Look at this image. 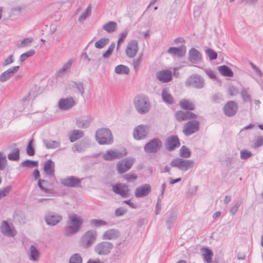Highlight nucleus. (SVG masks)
<instances>
[{
	"mask_svg": "<svg viewBox=\"0 0 263 263\" xmlns=\"http://www.w3.org/2000/svg\"><path fill=\"white\" fill-rule=\"evenodd\" d=\"M45 173L50 177H55L54 175V163L51 159L46 161L44 165Z\"/></svg>",
	"mask_w": 263,
	"mask_h": 263,
	"instance_id": "obj_26",
	"label": "nucleus"
},
{
	"mask_svg": "<svg viewBox=\"0 0 263 263\" xmlns=\"http://www.w3.org/2000/svg\"><path fill=\"white\" fill-rule=\"evenodd\" d=\"M201 252L204 260L207 263H211L212 261L213 252L208 247H203L201 248Z\"/></svg>",
	"mask_w": 263,
	"mask_h": 263,
	"instance_id": "obj_28",
	"label": "nucleus"
},
{
	"mask_svg": "<svg viewBox=\"0 0 263 263\" xmlns=\"http://www.w3.org/2000/svg\"><path fill=\"white\" fill-rule=\"evenodd\" d=\"M20 151L19 148H16L8 155V158L11 161H17L20 159Z\"/></svg>",
	"mask_w": 263,
	"mask_h": 263,
	"instance_id": "obj_41",
	"label": "nucleus"
},
{
	"mask_svg": "<svg viewBox=\"0 0 263 263\" xmlns=\"http://www.w3.org/2000/svg\"><path fill=\"white\" fill-rule=\"evenodd\" d=\"M240 158L242 160H247L252 156V154L250 151L246 149H243L240 151Z\"/></svg>",
	"mask_w": 263,
	"mask_h": 263,
	"instance_id": "obj_58",
	"label": "nucleus"
},
{
	"mask_svg": "<svg viewBox=\"0 0 263 263\" xmlns=\"http://www.w3.org/2000/svg\"><path fill=\"white\" fill-rule=\"evenodd\" d=\"M175 118L179 122L186 120V111H183L182 110L177 111L175 114Z\"/></svg>",
	"mask_w": 263,
	"mask_h": 263,
	"instance_id": "obj_51",
	"label": "nucleus"
},
{
	"mask_svg": "<svg viewBox=\"0 0 263 263\" xmlns=\"http://www.w3.org/2000/svg\"><path fill=\"white\" fill-rule=\"evenodd\" d=\"M103 29L108 33H111L115 31L117 28V23L114 21H109L105 24Z\"/></svg>",
	"mask_w": 263,
	"mask_h": 263,
	"instance_id": "obj_34",
	"label": "nucleus"
},
{
	"mask_svg": "<svg viewBox=\"0 0 263 263\" xmlns=\"http://www.w3.org/2000/svg\"><path fill=\"white\" fill-rule=\"evenodd\" d=\"M187 60L193 64H198L202 62V55L197 49L192 47L189 51Z\"/></svg>",
	"mask_w": 263,
	"mask_h": 263,
	"instance_id": "obj_15",
	"label": "nucleus"
},
{
	"mask_svg": "<svg viewBox=\"0 0 263 263\" xmlns=\"http://www.w3.org/2000/svg\"><path fill=\"white\" fill-rule=\"evenodd\" d=\"M218 70L220 74L223 76L232 77L234 75V73L232 69L228 66L223 65L218 67Z\"/></svg>",
	"mask_w": 263,
	"mask_h": 263,
	"instance_id": "obj_30",
	"label": "nucleus"
},
{
	"mask_svg": "<svg viewBox=\"0 0 263 263\" xmlns=\"http://www.w3.org/2000/svg\"><path fill=\"white\" fill-rule=\"evenodd\" d=\"M75 105V101L72 97L62 98L59 101V107L63 110H67Z\"/></svg>",
	"mask_w": 263,
	"mask_h": 263,
	"instance_id": "obj_23",
	"label": "nucleus"
},
{
	"mask_svg": "<svg viewBox=\"0 0 263 263\" xmlns=\"http://www.w3.org/2000/svg\"><path fill=\"white\" fill-rule=\"evenodd\" d=\"M33 141L34 139L32 138L29 141L26 148L27 154L30 156H32L35 154V150L33 146Z\"/></svg>",
	"mask_w": 263,
	"mask_h": 263,
	"instance_id": "obj_48",
	"label": "nucleus"
},
{
	"mask_svg": "<svg viewBox=\"0 0 263 263\" xmlns=\"http://www.w3.org/2000/svg\"><path fill=\"white\" fill-rule=\"evenodd\" d=\"M62 215L52 211L47 212L44 216L46 223L49 226L57 225L62 220Z\"/></svg>",
	"mask_w": 263,
	"mask_h": 263,
	"instance_id": "obj_9",
	"label": "nucleus"
},
{
	"mask_svg": "<svg viewBox=\"0 0 263 263\" xmlns=\"http://www.w3.org/2000/svg\"><path fill=\"white\" fill-rule=\"evenodd\" d=\"M87 147L86 142L84 140L81 141L79 143H75L73 147V151H77L78 152H84Z\"/></svg>",
	"mask_w": 263,
	"mask_h": 263,
	"instance_id": "obj_38",
	"label": "nucleus"
},
{
	"mask_svg": "<svg viewBox=\"0 0 263 263\" xmlns=\"http://www.w3.org/2000/svg\"><path fill=\"white\" fill-rule=\"evenodd\" d=\"M162 147V142L158 138H154L144 145L143 149L147 154H156Z\"/></svg>",
	"mask_w": 263,
	"mask_h": 263,
	"instance_id": "obj_6",
	"label": "nucleus"
},
{
	"mask_svg": "<svg viewBox=\"0 0 263 263\" xmlns=\"http://www.w3.org/2000/svg\"><path fill=\"white\" fill-rule=\"evenodd\" d=\"M127 212V210L123 207H120L115 210V214L117 217L124 215Z\"/></svg>",
	"mask_w": 263,
	"mask_h": 263,
	"instance_id": "obj_62",
	"label": "nucleus"
},
{
	"mask_svg": "<svg viewBox=\"0 0 263 263\" xmlns=\"http://www.w3.org/2000/svg\"><path fill=\"white\" fill-rule=\"evenodd\" d=\"M163 101L168 104H173L174 100L172 95L165 89H163L161 93Z\"/></svg>",
	"mask_w": 263,
	"mask_h": 263,
	"instance_id": "obj_33",
	"label": "nucleus"
},
{
	"mask_svg": "<svg viewBox=\"0 0 263 263\" xmlns=\"http://www.w3.org/2000/svg\"><path fill=\"white\" fill-rule=\"evenodd\" d=\"M134 105L137 111L141 115L148 112L151 107L148 98L144 94L137 95L134 98Z\"/></svg>",
	"mask_w": 263,
	"mask_h": 263,
	"instance_id": "obj_1",
	"label": "nucleus"
},
{
	"mask_svg": "<svg viewBox=\"0 0 263 263\" xmlns=\"http://www.w3.org/2000/svg\"><path fill=\"white\" fill-rule=\"evenodd\" d=\"M112 191L122 197H127L129 194V189L127 185L119 183L114 185L112 187Z\"/></svg>",
	"mask_w": 263,
	"mask_h": 263,
	"instance_id": "obj_21",
	"label": "nucleus"
},
{
	"mask_svg": "<svg viewBox=\"0 0 263 263\" xmlns=\"http://www.w3.org/2000/svg\"><path fill=\"white\" fill-rule=\"evenodd\" d=\"M180 106L185 110L191 111L195 109V105L190 100L183 99L179 102Z\"/></svg>",
	"mask_w": 263,
	"mask_h": 263,
	"instance_id": "obj_29",
	"label": "nucleus"
},
{
	"mask_svg": "<svg viewBox=\"0 0 263 263\" xmlns=\"http://www.w3.org/2000/svg\"><path fill=\"white\" fill-rule=\"evenodd\" d=\"M83 132L78 129H74L69 136V140L71 142H74L77 140L83 137Z\"/></svg>",
	"mask_w": 263,
	"mask_h": 263,
	"instance_id": "obj_32",
	"label": "nucleus"
},
{
	"mask_svg": "<svg viewBox=\"0 0 263 263\" xmlns=\"http://www.w3.org/2000/svg\"><path fill=\"white\" fill-rule=\"evenodd\" d=\"M157 79L162 83H168L173 79L172 72L168 70H162L156 73Z\"/></svg>",
	"mask_w": 263,
	"mask_h": 263,
	"instance_id": "obj_24",
	"label": "nucleus"
},
{
	"mask_svg": "<svg viewBox=\"0 0 263 263\" xmlns=\"http://www.w3.org/2000/svg\"><path fill=\"white\" fill-rule=\"evenodd\" d=\"M6 156L3 152H0V171L4 170L7 165Z\"/></svg>",
	"mask_w": 263,
	"mask_h": 263,
	"instance_id": "obj_53",
	"label": "nucleus"
},
{
	"mask_svg": "<svg viewBox=\"0 0 263 263\" xmlns=\"http://www.w3.org/2000/svg\"><path fill=\"white\" fill-rule=\"evenodd\" d=\"M128 31L127 30L125 29L120 34V36H119V38L117 42V50L119 49L120 44L121 43L123 42L127 36V34H128Z\"/></svg>",
	"mask_w": 263,
	"mask_h": 263,
	"instance_id": "obj_59",
	"label": "nucleus"
},
{
	"mask_svg": "<svg viewBox=\"0 0 263 263\" xmlns=\"http://www.w3.org/2000/svg\"><path fill=\"white\" fill-rule=\"evenodd\" d=\"M180 156L183 158H189L191 156V152L186 146L183 145L179 150Z\"/></svg>",
	"mask_w": 263,
	"mask_h": 263,
	"instance_id": "obj_42",
	"label": "nucleus"
},
{
	"mask_svg": "<svg viewBox=\"0 0 263 263\" xmlns=\"http://www.w3.org/2000/svg\"><path fill=\"white\" fill-rule=\"evenodd\" d=\"M72 64V60H70L67 63L63 65L62 67L58 71V74L60 75L61 73H62L65 71H66L68 69L70 68Z\"/></svg>",
	"mask_w": 263,
	"mask_h": 263,
	"instance_id": "obj_60",
	"label": "nucleus"
},
{
	"mask_svg": "<svg viewBox=\"0 0 263 263\" xmlns=\"http://www.w3.org/2000/svg\"><path fill=\"white\" fill-rule=\"evenodd\" d=\"M0 230L2 234L8 237H13L16 235L14 228H11L9 223L6 220H3L0 227Z\"/></svg>",
	"mask_w": 263,
	"mask_h": 263,
	"instance_id": "obj_22",
	"label": "nucleus"
},
{
	"mask_svg": "<svg viewBox=\"0 0 263 263\" xmlns=\"http://www.w3.org/2000/svg\"><path fill=\"white\" fill-rule=\"evenodd\" d=\"M164 144L166 149L172 152L180 146V142L177 135H172L166 138Z\"/></svg>",
	"mask_w": 263,
	"mask_h": 263,
	"instance_id": "obj_14",
	"label": "nucleus"
},
{
	"mask_svg": "<svg viewBox=\"0 0 263 263\" xmlns=\"http://www.w3.org/2000/svg\"><path fill=\"white\" fill-rule=\"evenodd\" d=\"M97 235V232L93 230L86 231L81 238V246L85 249L89 248L96 240Z\"/></svg>",
	"mask_w": 263,
	"mask_h": 263,
	"instance_id": "obj_7",
	"label": "nucleus"
},
{
	"mask_svg": "<svg viewBox=\"0 0 263 263\" xmlns=\"http://www.w3.org/2000/svg\"><path fill=\"white\" fill-rule=\"evenodd\" d=\"M30 251L29 259L33 261H37L40 256V251L34 245H31Z\"/></svg>",
	"mask_w": 263,
	"mask_h": 263,
	"instance_id": "obj_31",
	"label": "nucleus"
},
{
	"mask_svg": "<svg viewBox=\"0 0 263 263\" xmlns=\"http://www.w3.org/2000/svg\"><path fill=\"white\" fill-rule=\"evenodd\" d=\"M205 53L209 57L210 61L215 60L217 58V53L213 49L208 48L205 50Z\"/></svg>",
	"mask_w": 263,
	"mask_h": 263,
	"instance_id": "obj_52",
	"label": "nucleus"
},
{
	"mask_svg": "<svg viewBox=\"0 0 263 263\" xmlns=\"http://www.w3.org/2000/svg\"><path fill=\"white\" fill-rule=\"evenodd\" d=\"M177 219V215L174 212H171L168 215L166 224L168 229H171L173 226Z\"/></svg>",
	"mask_w": 263,
	"mask_h": 263,
	"instance_id": "obj_36",
	"label": "nucleus"
},
{
	"mask_svg": "<svg viewBox=\"0 0 263 263\" xmlns=\"http://www.w3.org/2000/svg\"><path fill=\"white\" fill-rule=\"evenodd\" d=\"M90 223L91 226L96 227H100L103 226H106L108 224L106 221L100 219H93L90 221Z\"/></svg>",
	"mask_w": 263,
	"mask_h": 263,
	"instance_id": "obj_49",
	"label": "nucleus"
},
{
	"mask_svg": "<svg viewBox=\"0 0 263 263\" xmlns=\"http://www.w3.org/2000/svg\"><path fill=\"white\" fill-rule=\"evenodd\" d=\"M242 203V201L241 200H238L235 202V204L231 207L230 210V213L232 216H234L237 213Z\"/></svg>",
	"mask_w": 263,
	"mask_h": 263,
	"instance_id": "obj_56",
	"label": "nucleus"
},
{
	"mask_svg": "<svg viewBox=\"0 0 263 263\" xmlns=\"http://www.w3.org/2000/svg\"><path fill=\"white\" fill-rule=\"evenodd\" d=\"M123 178L128 182H133L137 179V176L136 174L127 173L124 175Z\"/></svg>",
	"mask_w": 263,
	"mask_h": 263,
	"instance_id": "obj_63",
	"label": "nucleus"
},
{
	"mask_svg": "<svg viewBox=\"0 0 263 263\" xmlns=\"http://www.w3.org/2000/svg\"><path fill=\"white\" fill-rule=\"evenodd\" d=\"M109 42V39L102 37L95 43V47L98 49H102L108 44Z\"/></svg>",
	"mask_w": 263,
	"mask_h": 263,
	"instance_id": "obj_45",
	"label": "nucleus"
},
{
	"mask_svg": "<svg viewBox=\"0 0 263 263\" xmlns=\"http://www.w3.org/2000/svg\"><path fill=\"white\" fill-rule=\"evenodd\" d=\"M170 165L172 167H177L180 171L185 172L194 166V162L192 160L177 158L171 161Z\"/></svg>",
	"mask_w": 263,
	"mask_h": 263,
	"instance_id": "obj_4",
	"label": "nucleus"
},
{
	"mask_svg": "<svg viewBox=\"0 0 263 263\" xmlns=\"http://www.w3.org/2000/svg\"><path fill=\"white\" fill-rule=\"evenodd\" d=\"M96 139L100 145L111 144L114 138L111 130L108 128H101L96 132Z\"/></svg>",
	"mask_w": 263,
	"mask_h": 263,
	"instance_id": "obj_3",
	"label": "nucleus"
},
{
	"mask_svg": "<svg viewBox=\"0 0 263 263\" xmlns=\"http://www.w3.org/2000/svg\"><path fill=\"white\" fill-rule=\"evenodd\" d=\"M134 163V159L126 158L119 161L117 163V170L118 173L123 174L129 170Z\"/></svg>",
	"mask_w": 263,
	"mask_h": 263,
	"instance_id": "obj_16",
	"label": "nucleus"
},
{
	"mask_svg": "<svg viewBox=\"0 0 263 263\" xmlns=\"http://www.w3.org/2000/svg\"><path fill=\"white\" fill-rule=\"evenodd\" d=\"M113 248L114 245L112 242L103 241L95 246L94 251L98 255L106 256L111 253Z\"/></svg>",
	"mask_w": 263,
	"mask_h": 263,
	"instance_id": "obj_8",
	"label": "nucleus"
},
{
	"mask_svg": "<svg viewBox=\"0 0 263 263\" xmlns=\"http://www.w3.org/2000/svg\"><path fill=\"white\" fill-rule=\"evenodd\" d=\"M121 245V242H120L116 246L115 252L112 255V259L115 260L120 259L124 254L123 251L120 247Z\"/></svg>",
	"mask_w": 263,
	"mask_h": 263,
	"instance_id": "obj_39",
	"label": "nucleus"
},
{
	"mask_svg": "<svg viewBox=\"0 0 263 263\" xmlns=\"http://www.w3.org/2000/svg\"><path fill=\"white\" fill-rule=\"evenodd\" d=\"M35 53L34 49H31L23 54L20 57L19 61L21 63H23L28 58L34 55Z\"/></svg>",
	"mask_w": 263,
	"mask_h": 263,
	"instance_id": "obj_46",
	"label": "nucleus"
},
{
	"mask_svg": "<svg viewBox=\"0 0 263 263\" xmlns=\"http://www.w3.org/2000/svg\"><path fill=\"white\" fill-rule=\"evenodd\" d=\"M149 128L143 124L136 126L133 131V137L135 140H140L145 139L148 134Z\"/></svg>",
	"mask_w": 263,
	"mask_h": 263,
	"instance_id": "obj_12",
	"label": "nucleus"
},
{
	"mask_svg": "<svg viewBox=\"0 0 263 263\" xmlns=\"http://www.w3.org/2000/svg\"><path fill=\"white\" fill-rule=\"evenodd\" d=\"M115 43L112 42L109 46L108 47V49L106 50V51H105L103 54L102 57L103 58L105 59L108 58L112 54L115 48Z\"/></svg>",
	"mask_w": 263,
	"mask_h": 263,
	"instance_id": "obj_50",
	"label": "nucleus"
},
{
	"mask_svg": "<svg viewBox=\"0 0 263 263\" xmlns=\"http://www.w3.org/2000/svg\"><path fill=\"white\" fill-rule=\"evenodd\" d=\"M127 152L126 148H124L122 152L117 150L109 149L104 153L102 158L106 161H112L117 159H121L127 155Z\"/></svg>",
	"mask_w": 263,
	"mask_h": 263,
	"instance_id": "obj_10",
	"label": "nucleus"
},
{
	"mask_svg": "<svg viewBox=\"0 0 263 263\" xmlns=\"http://www.w3.org/2000/svg\"><path fill=\"white\" fill-rule=\"evenodd\" d=\"M199 125L200 123L197 120L190 121L184 124L183 132L185 136H190L199 130Z\"/></svg>",
	"mask_w": 263,
	"mask_h": 263,
	"instance_id": "obj_11",
	"label": "nucleus"
},
{
	"mask_svg": "<svg viewBox=\"0 0 263 263\" xmlns=\"http://www.w3.org/2000/svg\"><path fill=\"white\" fill-rule=\"evenodd\" d=\"M44 145L47 149L55 148L60 146V143L57 141L47 140H43Z\"/></svg>",
	"mask_w": 263,
	"mask_h": 263,
	"instance_id": "obj_40",
	"label": "nucleus"
},
{
	"mask_svg": "<svg viewBox=\"0 0 263 263\" xmlns=\"http://www.w3.org/2000/svg\"><path fill=\"white\" fill-rule=\"evenodd\" d=\"M39 162L37 161L31 160L29 159H27L24 161H23L21 165L24 167H27L29 168H32L34 167H37L38 166Z\"/></svg>",
	"mask_w": 263,
	"mask_h": 263,
	"instance_id": "obj_44",
	"label": "nucleus"
},
{
	"mask_svg": "<svg viewBox=\"0 0 263 263\" xmlns=\"http://www.w3.org/2000/svg\"><path fill=\"white\" fill-rule=\"evenodd\" d=\"M92 121V120L89 119L77 120L76 125L78 127L80 128H88Z\"/></svg>",
	"mask_w": 263,
	"mask_h": 263,
	"instance_id": "obj_37",
	"label": "nucleus"
},
{
	"mask_svg": "<svg viewBox=\"0 0 263 263\" xmlns=\"http://www.w3.org/2000/svg\"><path fill=\"white\" fill-rule=\"evenodd\" d=\"M68 226L65 228L66 235L70 236L79 231L83 223V219L75 214L69 215Z\"/></svg>",
	"mask_w": 263,
	"mask_h": 263,
	"instance_id": "obj_2",
	"label": "nucleus"
},
{
	"mask_svg": "<svg viewBox=\"0 0 263 263\" xmlns=\"http://www.w3.org/2000/svg\"><path fill=\"white\" fill-rule=\"evenodd\" d=\"M152 191V187L149 184H144L137 187L135 192L137 198H142L147 196Z\"/></svg>",
	"mask_w": 263,
	"mask_h": 263,
	"instance_id": "obj_20",
	"label": "nucleus"
},
{
	"mask_svg": "<svg viewBox=\"0 0 263 263\" xmlns=\"http://www.w3.org/2000/svg\"><path fill=\"white\" fill-rule=\"evenodd\" d=\"M91 11V5L90 4L87 6V8L86 9V10L79 16V19H78L79 21L81 22H83L84 21H85L88 16L90 15Z\"/></svg>",
	"mask_w": 263,
	"mask_h": 263,
	"instance_id": "obj_43",
	"label": "nucleus"
},
{
	"mask_svg": "<svg viewBox=\"0 0 263 263\" xmlns=\"http://www.w3.org/2000/svg\"><path fill=\"white\" fill-rule=\"evenodd\" d=\"M68 263H83V258L79 253H75L71 256Z\"/></svg>",
	"mask_w": 263,
	"mask_h": 263,
	"instance_id": "obj_47",
	"label": "nucleus"
},
{
	"mask_svg": "<svg viewBox=\"0 0 263 263\" xmlns=\"http://www.w3.org/2000/svg\"><path fill=\"white\" fill-rule=\"evenodd\" d=\"M185 85L188 87L200 89L204 87L205 81L200 75L193 74L186 79Z\"/></svg>",
	"mask_w": 263,
	"mask_h": 263,
	"instance_id": "obj_5",
	"label": "nucleus"
},
{
	"mask_svg": "<svg viewBox=\"0 0 263 263\" xmlns=\"http://www.w3.org/2000/svg\"><path fill=\"white\" fill-rule=\"evenodd\" d=\"M256 138V140H254L253 144V147L255 148H258L263 144V137L258 136Z\"/></svg>",
	"mask_w": 263,
	"mask_h": 263,
	"instance_id": "obj_64",
	"label": "nucleus"
},
{
	"mask_svg": "<svg viewBox=\"0 0 263 263\" xmlns=\"http://www.w3.org/2000/svg\"><path fill=\"white\" fill-rule=\"evenodd\" d=\"M138 51V42L133 40L130 41L126 48L125 52L126 55L130 58H134Z\"/></svg>",
	"mask_w": 263,
	"mask_h": 263,
	"instance_id": "obj_19",
	"label": "nucleus"
},
{
	"mask_svg": "<svg viewBox=\"0 0 263 263\" xmlns=\"http://www.w3.org/2000/svg\"><path fill=\"white\" fill-rule=\"evenodd\" d=\"M186 51V47L184 44L179 47H171L167 52L173 57L182 58L185 56Z\"/></svg>",
	"mask_w": 263,
	"mask_h": 263,
	"instance_id": "obj_18",
	"label": "nucleus"
},
{
	"mask_svg": "<svg viewBox=\"0 0 263 263\" xmlns=\"http://www.w3.org/2000/svg\"><path fill=\"white\" fill-rule=\"evenodd\" d=\"M238 110L237 103L234 101H228L223 106V111L227 117H233L235 116Z\"/></svg>",
	"mask_w": 263,
	"mask_h": 263,
	"instance_id": "obj_13",
	"label": "nucleus"
},
{
	"mask_svg": "<svg viewBox=\"0 0 263 263\" xmlns=\"http://www.w3.org/2000/svg\"><path fill=\"white\" fill-rule=\"evenodd\" d=\"M115 72L118 74H128L129 73L130 69L128 66L120 64L115 67Z\"/></svg>",
	"mask_w": 263,
	"mask_h": 263,
	"instance_id": "obj_35",
	"label": "nucleus"
},
{
	"mask_svg": "<svg viewBox=\"0 0 263 263\" xmlns=\"http://www.w3.org/2000/svg\"><path fill=\"white\" fill-rule=\"evenodd\" d=\"M14 217L16 220H18L21 223H25L26 217L24 213L19 212L14 215Z\"/></svg>",
	"mask_w": 263,
	"mask_h": 263,
	"instance_id": "obj_61",
	"label": "nucleus"
},
{
	"mask_svg": "<svg viewBox=\"0 0 263 263\" xmlns=\"http://www.w3.org/2000/svg\"><path fill=\"white\" fill-rule=\"evenodd\" d=\"M12 189L11 185H8L0 189V200L6 197Z\"/></svg>",
	"mask_w": 263,
	"mask_h": 263,
	"instance_id": "obj_55",
	"label": "nucleus"
},
{
	"mask_svg": "<svg viewBox=\"0 0 263 263\" xmlns=\"http://www.w3.org/2000/svg\"><path fill=\"white\" fill-rule=\"evenodd\" d=\"M120 232L119 230L111 229L106 231L102 235L103 240H113L119 237Z\"/></svg>",
	"mask_w": 263,
	"mask_h": 263,
	"instance_id": "obj_27",
	"label": "nucleus"
},
{
	"mask_svg": "<svg viewBox=\"0 0 263 263\" xmlns=\"http://www.w3.org/2000/svg\"><path fill=\"white\" fill-rule=\"evenodd\" d=\"M19 68V66H15L2 73L0 75V81L4 82L10 79L18 70Z\"/></svg>",
	"mask_w": 263,
	"mask_h": 263,
	"instance_id": "obj_25",
	"label": "nucleus"
},
{
	"mask_svg": "<svg viewBox=\"0 0 263 263\" xmlns=\"http://www.w3.org/2000/svg\"><path fill=\"white\" fill-rule=\"evenodd\" d=\"M81 180L75 176H68L61 180V183L65 186L78 187L81 186Z\"/></svg>",
	"mask_w": 263,
	"mask_h": 263,
	"instance_id": "obj_17",
	"label": "nucleus"
},
{
	"mask_svg": "<svg viewBox=\"0 0 263 263\" xmlns=\"http://www.w3.org/2000/svg\"><path fill=\"white\" fill-rule=\"evenodd\" d=\"M48 181L46 180L39 179L37 182V185L40 189L45 193H51V190L50 189L45 188L42 185V183H47Z\"/></svg>",
	"mask_w": 263,
	"mask_h": 263,
	"instance_id": "obj_54",
	"label": "nucleus"
},
{
	"mask_svg": "<svg viewBox=\"0 0 263 263\" xmlns=\"http://www.w3.org/2000/svg\"><path fill=\"white\" fill-rule=\"evenodd\" d=\"M74 87H76L77 91L83 96L85 92V88L82 82H73Z\"/></svg>",
	"mask_w": 263,
	"mask_h": 263,
	"instance_id": "obj_57",
	"label": "nucleus"
}]
</instances>
